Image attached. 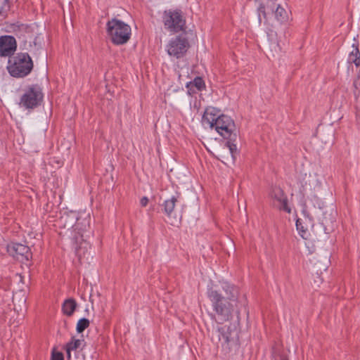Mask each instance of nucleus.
Here are the masks:
<instances>
[{"label": "nucleus", "mask_w": 360, "mask_h": 360, "mask_svg": "<svg viewBox=\"0 0 360 360\" xmlns=\"http://www.w3.org/2000/svg\"><path fill=\"white\" fill-rule=\"evenodd\" d=\"M222 289L224 295L214 290L208 292V297L217 315L219 323L231 320L233 314L238 316L240 307L245 305L240 300L239 290L236 286L225 283L222 285Z\"/></svg>", "instance_id": "1"}, {"label": "nucleus", "mask_w": 360, "mask_h": 360, "mask_svg": "<svg viewBox=\"0 0 360 360\" xmlns=\"http://www.w3.org/2000/svg\"><path fill=\"white\" fill-rule=\"evenodd\" d=\"M72 215V219H77L75 224L72 225L75 233L72 238V245L76 255L81 259L89 253V250L91 248L89 243L84 238L86 237L84 233L89 231L90 227V218L86 217L81 219V217H77L75 213H73Z\"/></svg>", "instance_id": "2"}, {"label": "nucleus", "mask_w": 360, "mask_h": 360, "mask_svg": "<svg viewBox=\"0 0 360 360\" xmlns=\"http://www.w3.org/2000/svg\"><path fill=\"white\" fill-rule=\"evenodd\" d=\"M33 66L32 60L27 53H18L9 57L7 69L13 77H24L31 72Z\"/></svg>", "instance_id": "3"}, {"label": "nucleus", "mask_w": 360, "mask_h": 360, "mask_svg": "<svg viewBox=\"0 0 360 360\" xmlns=\"http://www.w3.org/2000/svg\"><path fill=\"white\" fill-rule=\"evenodd\" d=\"M287 4L284 1L275 4L271 8H266L264 5H260L258 8V18L259 23L263 21L264 23H268L269 21L274 18L281 23L286 22L288 20V13L285 9Z\"/></svg>", "instance_id": "4"}, {"label": "nucleus", "mask_w": 360, "mask_h": 360, "mask_svg": "<svg viewBox=\"0 0 360 360\" xmlns=\"http://www.w3.org/2000/svg\"><path fill=\"white\" fill-rule=\"evenodd\" d=\"M107 32L115 44H124L130 39L131 27L122 20L113 18L107 23Z\"/></svg>", "instance_id": "5"}, {"label": "nucleus", "mask_w": 360, "mask_h": 360, "mask_svg": "<svg viewBox=\"0 0 360 360\" xmlns=\"http://www.w3.org/2000/svg\"><path fill=\"white\" fill-rule=\"evenodd\" d=\"M162 20L166 30L172 32L184 31L186 17L181 9H169L164 11Z\"/></svg>", "instance_id": "6"}, {"label": "nucleus", "mask_w": 360, "mask_h": 360, "mask_svg": "<svg viewBox=\"0 0 360 360\" xmlns=\"http://www.w3.org/2000/svg\"><path fill=\"white\" fill-rule=\"evenodd\" d=\"M44 94L42 89L38 84L28 86L22 95L19 105L25 109H34L41 105Z\"/></svg>", "instance_id": "7"}, {"label": "nucleus", "mask_w": 360, "mask_h": 360, "mask_svg": "<svg viewBox=\"0 0 360 360\" xmlns=\"http://www.w3.org/2000/svg\"><path fill=\"white\" fill-rule=\"evenodd\" d=\"M214 128L224 139L236 141L238 134L233 120L226 115H220Z\"/></svg>", "instance_id": "8"}, {"label": "nucleus", "mask_w": 360, "mask_h": 360, "mask_svg": "<svg viewBox=\"0 0 360 360\" xmlns=\"http://www.w3.org/2000/svg\"><path fill=\"white\" fill-rule=\"evenodd\" d=\"M189 47L188 39L181 35L172 38L167 45V51L169 56L179 58L187 51Z\"/></svg>", "instance_id": "9"}, {"label": "nucleus", "mask_w": 360, "mask_h": 360, "mask_svg": "<svg viewBox=\"0 0 360 360\" xmlns=\"http://www.w3.org/2000/svg\"><path fill=\"white\" fill-rule=\"evenodd\" d=\"M8 252L21 262L29 261L32 258V252L28 246L21 243H11L7 247Z\"/></svg>", "instance_id": "10"}, {"label": "nucleus", "mask_w": 360, "mask_h": 360, "mask_svg": "<svg viewBox=\"0 0 360 360\" xmlns=\"http://www.w3.org/2000/svg\"><path fill=\"white\" fill-rule=\"evenodd\" d=\"M16 48L17 43L14 37L10 35L0 37V56L11 57Z\"/></svg>", "instance_id": "11"}, {"label": "nucleus", "mask_w": 360, "mask_h": 360, "mask_svg": "<svg viewBox=\"0 0 360 360\" xmlns=\"http://www.w3.org/2000/svg\"><path fill=\"white\" fill-rule=\"evenodd\" d=\"M271 197L274 200V206L288 213L290 212V208L288 205L287 197L281 188H274L271 192Z\"/></svg>", "instance_id": "12"}, {"label": "nucleus", "mask_w": 360, "mask_h": 360, "mask_svg": "<svg viewBox=\"0 0 360 360\" xmlns=\"http://www.w3.org/2000/svg\"><path fill=\"white\" fill-rule=\"evenodd\" d=\"M321 214L322 217H320L321 224L323 227L325 233H329L334 229L335 214L332 209L323 211Z\"/></svg>", "instance_id": "13"}, {"label": "nucleus", "mask_w": 360, "mask_h": 360, "mask_svg": "<svg viewBox=\"0 0 360 360\" xmlns=\"http://www.w3.org/2000/svg\"><path fill=\"white\" fill-rule=\"evenodd\" d=\"M179 197L180 193H176V195H173L171 198L165 200L162 204L164 212L169 219L172 217L176 218L174 209Z\"/></svg>", "instance_id": "14"}, {"label": "nucleus", "mask_w": 360, "mask_h": 360, "mask_svg": "<svg viewBox=\"0 0 360 360\" xmlns=\"http://www.w3.org/2000/svg\"><path fill=\"white\" fill-rule=\"evenodd\" d=\"M220 115H218V112L214 108H207L203 114L202 122L204 125H207L210 128H214V126L218 117Z\"/></svg>", "instance_id": "15"}, {"label": "nucleus", "mask_w": 360, "mask_h": 360, "mask_svg": "<svg viewBox=\"0 0 360 360\" xmlns=\"http://www.w3.org/2000/svg\"><path fill=\"white\" fill-rule=\"evenodd\" d=\"M347 62L349 64L354 63L356 68L360 67V51L358 43H354L352 50L349 53Z\"/></svg>", "instance_id": "16"}, {"label": "nucleus", "mask_w": 360, "mask_h": 360, "mask_svg": "<svg viewBox=\"0 0 360 360\" xmlns=\"http://www.w3.org/2000/svg\"><path fill=\"white\" fill-rule=\"evenodd\" d=\"M77 306V304L75 300L69 298L63 302L62 309L65 315L70 316L73 314Z\"/></svg>", "instance_id": "17"}, {"label": "nucleus", "mask_w": 360, "mask_h": 360, "mask_svg": "<svg viewBox=\"0 0 360 360\" xmlns=\"http://www.w3.org/2000/svg\"><path fill=\"white\" fill-rule=\"evenodd\" d=\"M15 0H0V15L5 19Z\"/></svg>", "instance_id": "18"}, {"label": "nucleus", "mask_w": 360, "mask_h": 360, "mask_svg": "<svg viewBox=\"0 0 360 360\" xmlns=\"http://www.w3.org/2000/svg\"><path fill=\"white\" fill-rule=\"evenodd\" d=\"M82 342L80 340H75L74 338L72 339V341L68 342L66 345V353L68 359H70L71 356V351L77 350L80 347Z\"/></svg>", "instance_id": "19"}, {"label": "nucleus", "mask_w": 360, "mask_h": 360, "mask_svg": "<svg viewBox=\"0 0 360 360\" xmlns=\"http://www.w3.org/2000/svg\"><path fill=\"white\" fill-rule=\"evenodd\" d=\"M187 87L191 90H193V88L195 87L198 91H202L205 87V84L201 77H197L193 82H191L187 84Z\"/></svg>", "instance_id": "20"}, {"label": "nucleus", "mask_w": 360, "mask_h": 360, "mask_svg": "<svg viewBox=\"0 0 360 360\" xmlns=\"http://www.w3.org/2000/svg\"><path fill=\"white\" fill-rule=\"evenodd\" d=\"M296 227L299 231L300 236L304 238L307 239L309 236L307 227L304 226L302 219H298L296 221Z\"/></svg>", "instance_id": "21"}, {"label": "nucleus", "mask_w": 360, "mask_h": 360, "mask_svg": "<svg viewBox=\"0 0 360 360\" xmlns=\"http://www.w3.org/2000/svg\"><path fill=\"white\" fill-rule=\"evenodd\" d=\"M89 321L86 318L79 319L77 324V331L79 333H82L86 328L89 326Z\"/></svg>", "instance_id": "22"}, {"label": "nucleus", "mask_w": 360, "mask_h": 360, "mask_svg": "<svg viewBox=\"0 0 360 360\" xmlns=\"http://www.w3.org/2000/svg\"><path fill=\"white\" fill-rule=\"evenodd\" d=\"M228 328L226 326L221 327L218 328L219 333V340H223L225 343H228L229 342V334L228 333Z\"/></svg>", "instance_id": "23"}, {"label": "nucleus", "mask_w": 360, "mask_h": 360, "mask_svg": "<svg viewBox=\"0 0 360 360\" xmlns=\"http://www.w3.org/2000/svg\"><path fill=\"white\" fill-rule=\"evenodd\" d=\"M226 142L225 146L229 148V152L233 159H234L235 154L237 153V146L235 142L236 141L229 140Z\"/></svg>", "instance_id": "24"}, {"label": "nucleus", "mask_w": 360, "mask_h": 360, "mask_svg": "<svg viewBox=\"0 0 360 360\" xmlns=\"http://www.w3.org/2000/svg\"><path fill=\"white\" fill-rule=\"evenodd\" d=\"M284 1V0H266L265 3H262L260 5H264L266 8H271L275 4Z\"/></svg>", "instance_id": "25"}, {"label": "nucleus", "mask_w": 360, "mask_h": 360, "mask_svg": "<svg viewBox=\"0 0 360 360\" xmlns=\"http://www.w3.org/2000/svg\"><path fill=\"white\" fill-rule=\"evenodd\" d=\"M51 360H64L63 354L60 352L53 351L51 354Z\"/></svg>", "instance_id": "26"}, {"label": "nucleus", "mask_w": 360, "mask_h": 360, "mask_svg": "<svg viewBox=\"0 0 360 360\" xmlns=\"http://www.w3.org/2000/svg\"><path fill=\"white\" fill-rule=\"evenodd\" d=\"M148 202V199L147 197H143L140 200V203H141V206H143V207H146L147 205Z\"/></svg>", "instance_id": "27"}, {"label": "nucleus", "mask_w": 360, "mask_h": 360, "mask_svg": "<svg viewBox=\"0 0 360 360\" xmlns=\"http://www.w3.org/2000/svg\"><path fill=\"white\" fill-rule=\"evenodd\" d=\"M281 360H288L285 356H281Z\"/></svg>", "instance_id": "28"}, {"label": "nucleus", "mask_w": 360, "mask_h": 360, "mask_svg": "<svg viewBox=\"0 0 360 360\" xmlns=\"http://www.w3.org/2000/svg\"><path fill=\"white\" fill-rule=\"evenodd\" d=\"M308 220H309V223L311 224V222H312L311 219V218H308Z\"/></svg>", "instance_id": "29"}, {"label": "nucleus", "mask_w": 360, "mask_h": 360, "mask_svg": "<svg viewBox=\"0 0 360 360\" xmlns=\"http://www.w3.org/2000/svg\"><path fill=\"white\" fill-rule=\"evenodd\" d=\"M3 19L1 18V15H0V20H2Z\"/></svg>", "instance_id": "30"}]
</instances>
